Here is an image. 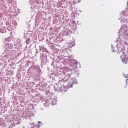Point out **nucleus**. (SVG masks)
Wrapping results in <instances>:
<instances>
[{"mask_svg": "<svg viewBox=\"0 0 128 128\" xmlns=\"http://www.w3.org/2000/svg\"><path fill=\"white\" fill-rule=\"evenodd\" d=\"M121 60L123 62H124L125 64H128V55L123 54L120 56Z\"/></svg>", "mask_w": 128, "mask_h": 128, "instance_id": "obj_1", "label": "nucleus"}, {"mask_svg": "<svg viewBox=\"0 0 128 128\" xmlns=\"http://www.w3.org/2000/svg\"><path fill=\"white\" fill-rule=\"evenodd\" d=\"M40 126L39 124L37 125V126H33L32 128H38Z\"/></svg>", "mask_w": 128, "mask_h": 128, "instance_id": "obj_2", "label": "nucleus"}, {"mask_svg": "<svg viewBox=\"0 0 128 128\" xmlns=\"http://www.w3.org/2000/svg\"><path fill=\"white\" fill-rule=\"evenodd\" d=\"M123 76L124 78H128V74H123Z\"/></svg>", "mask_w": 128, "mask_h": 128, "instance_id": "obj_3", "label": "nucleus"}, {"mask_svg": "<svg viewBox=\"0 0 128 128\" xmlns=\"http://www.w3.org/2000/svg\"><path fill=\"white\" fill-rule=\"evenodd\" d=\"M72 45H69V48H72Z\"/></svg>", "mask_w": 128, "mask_h": 128, "instance_id": "obj_4", "label": "nucleus"}, {"mask_svg": "<svg viewBox=\"0 0 128 128\" xmlns=\"http://www.w3.org/2000/svg\"><path fill=\"white\" fill-rule=\"evenodd\" d=\"M126 84H128V78L126 79Z\"/></svg>", "mask_w": 128, "mask_h": 128, "instance_id": "obj_5", "label": "nucleus"}, {"mask_svg": "<svg viewBox=\"0 0 128 128\" xmlns=\"http://www.w3.org/2000/svg\"><path fill=\"white\" fill-rule=\"evenodd\" d=\"M20 124V122H18V124Z\"/></svg>", "mask_w": 128, "mask_h": 128, "instance_id": "obj_6", "label": "nucleus"}]
</instances>
